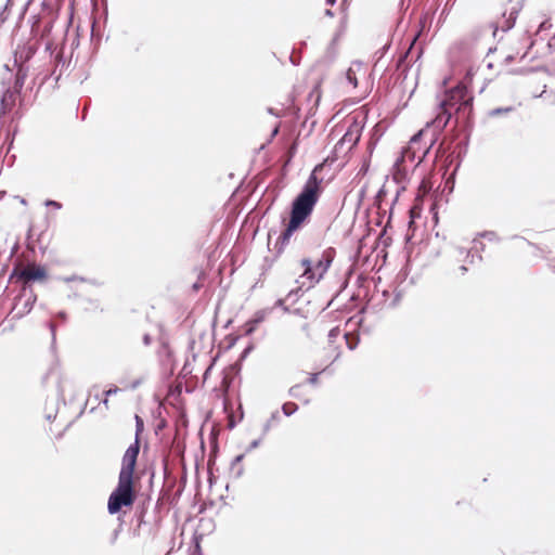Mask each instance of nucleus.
<instances>
[{"instance_id":"nucleus-1","label":"nucleus","mask_w":555,"mask_h":555,"mask_svg":"<svg viewBox=\"0 0 555 555\" xmlns=\"http://www.w3.org/2000/svg\"><path fill=\"white\" fill-rule=\"evenodd\" d=\"M472 80V73L467 72L464 79L460 81L455 87L444 92L443 99L438 104V113L437 116L430 121L427 122V127L430 125L435 128L430 143L427 147L424 149L422 156L418 157V164L424 160V158L429 153L430 149L435 144L438 139V135L444 130L448 126L452 117L455 118V122L461 125L463 131L465 132V138L457 143L456 150V164L453 171L450 173L449 178L446 180V189H449V192L453 191L455 183V176L461 167L462 160L467 153L470 132L473 130L474 121H473V103L474 95L469 90V82Z\"/></svg>"},{"instance_id":"nucleus-2","label":"nucleus","mask_w":555,"mask_h":555,"mask_svg":"<svg viewBox=\"0 0 555 555\" xmlns=\"http://www.w3.org/2000/svg\"><path fill=\"white\" fill-rule=\"evenodd\" d=\"M321 192V180L312 171L300 192L292 202L289 221L275 242L278 254L283 251L293 234L310 219Z\"/></svg>"},{"instance_id":"nucleus-3","label":"nucleus","mask_w":555,"mask_h":555,"mask_svg":"<svg viewBox=\"0 0 555 555\" xmlns=\"http://www.w3.org/2000/svg\"><path fill=\"white\" fill-rule=\"evenodd\" d=\"M135 501L133 490V478L118 476L117 487L113 490L108 498L107 511L111 515L118 514L122 507L132 506Z\"/></svg>"},{"instance_id":"nucleus-4","label":"nucleus","mask_w":555,"mask_h":555,"mask_svg":"<svg viewBox=\"0 0 555 555\" xmlns=\"http://www.w3.org/2000/svg\"><path fill=\"white\" fill-rule=\"evenodd\" d=\"M36 301L37 294L35 293L33 285L28 283L20 285L18 292L13 298V305L9 312V315H11L10 321H16L24 318L33 310Z\"/></svg>"},{"instance_id":"nucleus-5","label":"nucleus","mask_w":555,"mask_h":555,"mask_svg":"<svg viewBox=\"0 0 555 555\" xmlns=\"http://www.w3.org/2000/svg\"><path fill=\"white\" fill-rule=\"evenodd\" d=\"M48 279V271L43 266H38L35 269H17L14 268L9 276V281L16 282L20 285L23 283L43 282Z\"/></svg>"},{"instance_id":"nucleus-6","label":"nucleus","mask_w":555,"mask_h":555,"mask_svg":"<svg viewBox=\"0 0 555 555\" xmlns=\"http://www.w3.org/2000/svg\"><path fill=\"white\" fill-rule=\"evenodd\" d=\"M40 44L39 38L29 39L18 43L14 50V65L28 66L27 63L36 54Z\"/></svg>"},{"instance_id":"nucleus-7","label":"nucleus","mask_w":555,"mask_h":555,"mask_svg":"<svg viewBox=\"0 0 555 555\" xmlns=\"http://www.w3.org/2000/svg\"><path fill=\"white\" fill-rule=\"evenodd\" d=\"M362 128H363V126L358 120L354 119L349 125V127H348L347 131L345 132V134L343 135V138L336 144V149L339 145L343 146L345 143L350 144L349 149H352L353 146H356L358 144V142L360 141Z\"/></svg>"},{"instance_id":"nucleus-8","label":"nucleus","mask_w":555,"mask_h":555,"mask_svg":"<svg viewBox=\"0 0 555 555\" xmlns=\"http://www.w3.org/2000/svg\"><path fill=\"white\" fill-rule=\"evenodd\" d=\"M335 256L334 248H327L323 251L321 258L317 261L314 266V271H319V276L315 278V283L319 282L323 275L327 272L331 267Z\"/></svg>"},{"instance_id":"nucleus-9","label":"nucleus","mask_w":555,"mask_h":555,"mask_svg":"<svg viewBox=\"0 0 555 555\" xmlns=\"http://www.w3.org/2000/svg\"><path fill=\"white\" fill-rule=\"evenodd\" d=\"M426 133V129H421L416 133L412 135L410 139V142L408 146H405L402 152L406 153L409 155V159L413 162L416 158V153L420 150V143L422 141V138Z\"/></svg>"},{"instance_id":"nucleus-10","label":"nucleus","mask_w":555,"mask_h":555,"mask_svg":"<svg viewBox=\"0 0 555 555\" xmlns=\"http://www.w3.org/2000/svg\"><path fill=\"white\" fill-rule=\"evenodd\" d=\"M137 462L138 461L135 460V457H132L125 452L121 461L119 477L133 478Z\"/></svg>"},{"instance_id":"nucleus-11","label":"nucleus","mask_w":555,"mask_h":555,"mask_svg":"<svg viewBox=\"0 0 555 555\" xmlns=\"http://www.w3.org/2000/svg\"><path fill=\"white\" fill-rule=\"evenodd\" d=\"M406 158H409V155L404 152H401L400 157H398L393 164V178L397 182H402L406 179L408 171L404 168Z\"/></svg>"},{"instance_id":"nucleus-12","label":"nucleus","mask_w":555,"mask_h":555,"mask_svg":"<svg viewBox=\"0 0 555 555\" xmlns=\"http://www.w3.org/2000/svg\"><path fill=\"white\" fill-rule=\"evenodd\" d=\"M16 67V73L14 75L13 85L10 86L15 92L20 93L25 83V79L28 73V66L24 65H14Z\"/></svg>"},{"instance_id":"nucleus-13","label":"nucleus","mask_w":555,"mask_h":555,"mask_svg":"<svg viewBox=\"0 0 555 555\" xmlns=\"http://www.w3.org/2000/svg\"><path fill=\"white\" fill-rule=\"evenodd\" d=\"M245 453H242L236 455L231 462L230 470L236 479L241 478L244 474V467L242 465Z\"/></svg>"},{"instance_id":"nucleus-14","label":"nucleus","mask_w":555,"mask_h":555,"mask_svg":"<svg viewBox=\"0 0 555 555\" xmlns=\"http://www.w3.org/2000/svg\"><path fill=\"white\" fill-rule=\"evenodd\" d=\"M273 308L270 309H260L254 313V315L248 320L254 326L258 327L261 324L269 313H271Z\"/></svg>"},{"instance_id":"nucleus-15","label":"nucleus","mask_w":555,"mask_h":555,"mask_svg":"<svg viewBox=\"0 0 555 555\" xmlns=\"http://www.w3.org/2000/svg\"><path fill=\"white\" fill-rule=\"evenodd\" d=\"M301 266L305 268L302 276L307 278L312 283H315L314 267L312 266L311 260L309 258H304L301 260Z\"/></svg>"},{"instance_id":"nucleus-16","label":"nucleus","mask_w":555,"mask_h":555,"mask_svg":"<svg viewBox=\"0 0 555 555\" xmlns=\"http://www.w3.org/2000/svg\"><path fill=\"white\" fill-rule=\"evenodd\" d=\"M281 422V415L278 410L271 413L270 418L264 423L262 428V434L266 435L270 431V429L276 426Z\"/></svg>"},{"instance_id":"nucleus-17","label":"nucleus","mask_w":555,"mask_h":555,"mask_svg":"<svg viewBox=\"0 0 555 555\" xmlns=\"http://www.w3.org/2000/svg\"><path fill=\"white\" fill-rule=\"evenodd\" d=\"M344 338L348 349L350 350H354L360 343V335L358 333L346 332L344 334Z\"/></svg>"},{"instance_id":"nucleus-18","label":"nucleus","mask_w":555,"mask_h":555,"mask_svg":"<svg viewBox=\"0 0 555 555\" xmlns=\"http://www.w3.org/2000/svg\"><path fill=\"white\" fill-rule=\"evenodd\" d=\"M515 111V107L514 106H505V107H495V108H492L490 109L487 115L489 117H501V116H506L511 113H513Z\"/></svg>"},{"instance_id":"nucleus-19","label":"nucleus","mask_w":555,"mask_h":555,"mask_svg":"<svg viewBox=\"0 0 555 555\" xmlns=\"http://www.w3.org/2000/svg\"><path fill=\"white\" fill-rule=\"evenodd\" d=\"M67 65H68V63L65 60V57L62 54H56V56H55V64H54V70H53V74H55L56 70L60 72L59 75L56 76V80L60 79L64 67L67 66Z\"/></svg>"},{"instance_id":"nucleus-20","label":"nucleus","mask_w":555,"mask_h":555,"mask_svg":"<svg viewBox=\"0 0 555 555\" xmlns=\"http://www.w3.org/2000/svg\"><path fill=\"white\" fill-rule=\"evenodd\" d=\"M518 13H519V9L513 8L511 10L508 16L506 17V18H508V26H502V30L504 33L511 30L515 26Z\"/></svg>"},{"instance_id":"nucleus-21","label":"nucleus","mask_w":555,"mask_h":555,"mask_svg":"<svg viewBox=\"0 0 555 555\" xmlns=\"http://www.w3.org/2000/svg\"><path fill=\"white\" fill-rule=\"evenodd\" d=\"M140 447V439H134V441L127 448L126 453L132 457H135V460L138 461Z\"/></svg>"},{"instance_id":"nucleus-22","label":"nucleus","mask_w":555,"mask_h":555,"mask_svg":"<svg viewBox=\"0 0 555 555\" xmlns=\"http://www.w3.org/2000/svg\"><path fill=\"white\" fill-rule=\"evenodd\" d=\"M281 409L283 414L289 417L298 411V405L295 402H285Z\"/></svg>"},{"instance_id":"nucleus-23","label":"nucleus","mask_w":555,"mask_h":555,"mask_svg":"<svg viewBox=\"0 0 555 555\" xmlns=\"http://www.w3.org/2000/svg\"><path fill=\"white\" fill-rule=\"evenodd\" d=\"M134 421H135V436H134V439H140L142 433L144 431V421L138 414L134 415Z\"/></svg>"},{"instance_id":"nucleus-24","label":"nucleus","mask_w":555,"mask_h":555,"mask_svg":"<svg viewBox=\"0 0 555 555\" xmlns=\"http://www.w3.org/2000/svg\"><path fill=\"white\" fill-rule=\"evenodd\" d=\"M386 196H387L386 189H385V186H382V188L377 191V193H376V195H375V203H374V204H375V206H376L378 209H380V207H382V202L386 198Z\"/></svg>"},{"instance_id":"nucleus-25","label":"nucleus","mask_w":555,"mask_h":555,"mask_svg":"<svg viewBox=\"0 0 555 555\" xmlns=\"http://www.w3.org/2000/svg\"><path fill=\"white\" fill-rule=\"evenodd\" d=\"M338 40V35H336L332 41L330 42L328 47H327V50H326V55L330 57V62H332L335 57V47H336V42Z\"/></svg>"},{"instance_id":"nucleus-26","label":"nucleus","mask_w":555,"mask_h":555,"mask_svg":"<svg viewBox=\"0 0 555 555\" xmlns=\"http://www.w3.org/2000/svg\"><path fill=\"white\" fill-rule=\"evenodd\" d=\"M300 390H301V385L296 384L288 389V396L292 398H295V399H300L301 398Z\"/></svg>"},{"instance_id":"nucleus-27","label":"nucleus","mask_w":555,"mask_h":555,"mask_svg":"<svg viewBox=\"0 0 555 555\" xmlns=\"http://www.w3.org/2000/svg\"><path fill=\"white\" fill-rule=\"evenodd\" d=\"M479 235L483 238H487L490 242H499L500 237L498 236L496 232L494 231H483L479 233Z\"/></svg>"},{"instance_id":"nucleus-28","label":"nucleus","mask_w":555,"mask_h":555,"mask_svg":"<svg viewBox=\"0 0 555 555\" xmlns=\"http://www.w3.org/2000/svg\"><path fill=\"white\" fill-rule=\"evenodd\" d=\"M346 79L348 80L349 83H351L353 87H357L358 86V80H357V76H356V73L352 68H349L347 69L346 72Z\"/></svg>"},{"instance_id":"nucleus-29","label":"nucleus","mask_w":555,"mask_h":555,"mask_svg":"<svg viewBox=\"0 0 555 555\" xmlns=\"http://www.w3.org/2000/svg\"><path fill=\"white\" fill-rule=\"evenodd\" d=\"M340 335V328L339 326H335L333 328L330 330L328 334H327V337H328V343L330 344H333L335 341V339Z\"/></svg>"},{"instance_id":"nucleus-30","label":"nucleus","mask_w":555,"mask_h":555,"mask_svg":"<svg viewBox=\"0 0 555 555\" xmlns=\"http://www.w3.org/2000/svg\"><path fill=\"white\" fill-rule=\"evenodd\" d=\"M428 23H430V21H421V29L414 35L413 40L410 46V49L413 47L415 41L418 39V37L421 36L422 31L425 29V27Z\"/></svg>"},{"instance_id":"nucleus-31","label":"nucleus","mask_w":555,"mask_h":555,"mask_svg":"<svg viewBox=\"0 0 555 555\" xmlns=\"http://www.w3.org/2000/svg\"><path fill=\"white\" fill-rule=\"evenodd\" d=\"M44 206L47 207H52L54 209H62L63 205L62 203L57 202V201H54V199H46L44 201Z\"/></svg>"},{"instance_id":"nucleus-32","label":"nucleus","mask_w":555,"mask_h":555,"mask_svg":"<svg viewBox=\"0 0 555 555\" xmlns=\"http://www.w3.org/2000/svg\"><path fill=\"white\" fill-rule=\"evenodd\" d=\"M302 291V286L297 287L296 289H292L287 296L286 299H292L293 301H296V299L299 296V293Z\"/></svg>"},{"instance_id":"nucleus-33","label":"nucleus","mask_w":555,"mask_h":555,"mask_svg":"<svg viewBox=\"0 0 555 555\" xmlns=\"http://www.w3.org/2000/svg\"><path fill=\"white\" fill-rule=\"evenodd\" d=\"M10 320H11V315L8 314L5 318V321L3 322V324L7 323V325H4V327L2 328L3 333L8 332V331L12 332L14 330V321H10Z\"/></svg>"},{"instance_id":"nucleus-34","label":"nucleus","mask_w":555,"mask_h":555,"mask_svg":"<svg viewBox=\"0 0 555 555\" xmlns=\"http://www.w3.org/2000/svg\"><path fill=\"white\" fill-rule=\"evenodd\" d=\"M256 330H257V327L254 326L248 321H246V323L244 324V335H246V336L251 335Z\"/></svg>"},{"instance_id":"nucleus-35","label":"nucleus","mask_w":555,"mask_h":555,"mask_svg":"<svg viewBox=\"0 0 555 555\" xmlns=\"http://www.w3.org/2000/svg\"><path fill=\"white\" fill-rule=\"evenodd\" d=\"M121 532V525H119L116 529H114L112 535H111V540H109V543L113 545L115 544V542L117 541L119 534Z\"/></svg>"},{"instance_id":"nucleus-36","label":"nucleus","mask_w":555,"mask_h":555,"mask_svg":"<svg viewBox=\"0 0 555 555\" xmlns=\"http://www.w3.org/2000/svg\"><path fill=\"white\" fill-rule=\"evenodd\" d=\"M253 349H254L253 344H249L248 346H246L245 349L240 354V360L241 361L245 360L247 358V356L253 351Z\"/></svg>"},{"instance_id":"nucleus-37","label":"nucleus","mask_w":555,"mask_h":555,"mask_svg":"<svg viewBox=\"0 0 555 555\" xmlns=\"http://www.w3.org/2000/svg\"><path fill=\"white\" fill-rule=\"evenodd\" d=\"M285 300H286V298H285V299H284V298H280V299H278V300L275 301V304H274V308H275V307H280V308H282L285 312H289V308H288L287 306H285Z\"/></svg>"},{"instance_id":"nucleus-38","label":"nucleus","mask_w":555,"mask_h":555,"mask_svg":"<svg viewBox=\"0 0 555 555\" xmlns=\"http://www.w3.org/2000/svg\"><path fill=\"white\" fill-rule=\"evenodd\" d=\"M409 53H410V50H408L406 52L402 53V54L399 56L398 62H397V66H398V67H399V66H401V65H403V64L406 62L408 56H409Z\"/></svg>"},{"instance_id":"nucleus-39","label":"nucleus","mask_w":555,"mask_h":555,"mask_svg":"<svg viewBox=\"0 0 555 555\" xmlns=\"http://www.w3.org/2000/svg\"><path fill=\"white\" fill-rule=\"evenodd\" d=\"M261 442V439H255L250 442V444L247 447L246 452H250L254 449L258 448Z\"/></svg>"},{"instance_id":"nucleus-40","label":"nucleus","mask_w":555,"mask_h":555,"mask_svg":"<svg viewBox=\"0 0 555 555\" xmlns=\"http://www.w3.org/2000/svg\"><path fill=\"white\" fill-rule=\"evenodd\" d=\"M319 375H320V373H312V374H310V376L308 378V383L311 384V385H317L318 382H319Z\"/></svg>"},{"instance_id":"nucleus-41","label":"nucleus","mask_w":555,"mask_h":555,"mask_svg":"<svg viewBox=\"0 0 555 555\" xmlns=\"http://www.w3.org/2000/svg\"><path fill=\"white\" fill-rule=\"evenodd\" d=\"M120 389L117 386H113L104 391L105 397L116 395Z\"/></svg>"},{"instance_id":"nucleus-42","label":"nucleus","mask_w":555,"mask_h":555,"mask_svg":"<svg viewBox=\"0 0 555 555\" xmlns=\"http://www.w3.org/2000/svg\"><path fill=\"white\" fill-rule=\"evenodd\" d=\"M289 61L294 66H298L300 64V56L296 55L294 52L289 56Z\"/></svg>"},{"instance_id":"nucleus-43","label":"nucleus","mask_w":555,"mask_h":555,"mask_svg":"<svg viewBox=\"0 0 555 555\" xmlns=\"http://www.w3.org/2000/svg\"><path fill=\"white\" fill-rule=\"evenodd\" d=\"M142 341H143L144 346H150L153 341V338L150 334L146 333L142 336Z\"/></svg>"},{"instance_id":"nucleus-44","label":"nucleus","mask_w":555,"mask_h":555,"mask_svg":"<svg viewBox=\"0 0 555 555\" xmlns=\"http://www.w3.org/2000/svg\"><path fill=\"white\" fill-rule=\"evenodd\" d=\"M76 280L85 281L83 278H79L77 275H72V276L63 278V281L66 282V283H69V282H73V281H76Z\"/></svg>"},{"instance_id":"nucleus-45","label":"nucleus","mask_w":555,"mask_h":555,"mask_svg":"<svg viewBox=\"0 0 555 555\" xmlns=\"http://www.w3.org/2000/svg\"><path fill=\"white\" fill-rule=\"evenodd\" d=\"M454 159V154H450L447 159L446 168H444V175L448 172L450 165L452 164Z\"/></svg>"},{"instance_id":"nucleus-46","label":"nucleus","mask_w":555,"mask_h":555,"mask_svg":"<svg viewBox=\"0 0 555 555\" xmlns=\"http://www.w3.org/2000/svg\"><path fill=\"white\" fill-rule=\"evenodd\" d=\"M49 328L51 331V334H52V343L55 341V324L53 322H50L49 323Z\"/></svg>"},{"instance_id":"nucleus-47","label":"nucleus","mask_w":555,"mask_h":555,"mask_svg":"<svg viewBox=\"0 0 555 555\" xmlns=\"http://www.w3.org/2000/svg\"><path fill=\"white\" fill-rule=\"evenodd\" d=\"M60 322H64L66 320V313L64 311H60L55 317Z\"/></svg>"},{"instance_id":"nucleus-48","label":"nucleus","mask_w":555,"mask_h":555,"mask_svg":"<svg viewBox=\"0 0 555 555\" xmlns=\"http://www.w3.org/2000/svg\"><path fill=\"white\" fill-rule=\"evenodd\" d=\"M142 380L141 379H135L131 383L130 385V389L134 390L137 389L140 385H141Z\"/></svg>"},{"instance_id":"nucleus-49","label":"nucleus","mask_w":555,"mask_h":555,"mask_svg":"<svg viewBox=\"0 0 555 555\" xmlns=\"http://www.w3.org/2000/svg\"><path fill=\"white\" fill-rule=\"evenodd\" d=\"M57 391H59V395L63 397L64 389H63V386H62L61 377L59 378V382H57Z\"/></svg>"},{"instance_id":"nucleus-50","label":"nucleus","mask_w":555,"mask_h":555,"mask_svg":"<svg viewBox=\"0 0 555 555\" xmlns=\"http://www.w3.org/2000/svg\"><path fill=\"white\" fill-rule=\"evenodd\" d=\"M194 555H202V550H201L199 542H196Z\"/></svg>"},{"instance_id":"nucleus-51","label":"nucleus","mask_w":555,"mask_h":555,"mask_svg":"<svg viewBox=\"0 0 555 555\" xmlns=\"http://www.w3.org/2000/svg\"><path fill=\"white\" fill-rule=\"evenodd\" d=\"M4 12H5L4 9L0 12V23H3L7 20Z\"/></svg>"},{"instance_id":"nucleus-52","label":"nucleus","mask_w":555,"mask_h":555,"mask_svg":"<svg viewBox=\"0 0 555 555\" xmlns=\"http://www.w3.org/2000/svg\"><path fill=\"white\" fill-rule=\"evenodd\" d=\"M513 238H519V240L525 241L528 245H532V243H531V242H529L528 240H526V238H525V237H522V236L514 235V236H513Z\"/></svg>"},{"instance_id":"nucleus-53","label":"nucleus","mask_w":555,"mask_h":555,"mask_svg":"<svg viewBox=\"0 0 555 555\" xmlns=\"http://www.w3.org/2000/svg\"><path fill=\"white\" fill-rule=\"evenodd\" d=\"M514 60H515V56L509 54V55L506 56L505 62L506 63H512Z\"/></svg>"},{"instance_id":"nucleus-54","label":"nucleus","mask_w":555,"mask_h":555,"mask_svg":"<svg viewBox=\"0 0 555 555\" xmlns=\"http://www.w3.org/2000/svg\"><path fill=\"white\" fill-rule=\"evenodd\" d=\"M324 14H325L326 16H330V17H333V16H334V13H333V11H332L331 9H326V10H325V12H324Z\"/></svg>"},{"instance_id":"nucleus-55","label":"nucleus","mask_w":555,"mask_h":555,"mask_svg":"<svg viewBox=\"0 0 555 555\" xmlns=\"http://www.w3.org/2000/svg\"><path fill=\"white\" fill-rule=\"evenodd\" d=\"M160 345L164 349H167L169 347L168 341L160 339Z\"/></svg>"},{"instance_id":"nucleus-56","label":"nucleus","mask_w":555,"mask_h":555,"mask_svg":"<svg viewBox=\"0 0 555 555\" xmlns=\"http://www.w3.org/2000/svg\"><path fill=\"white\" fill-rule=\"evenodd\" d=\"M211 367H212V364H210V365L206 369V371H205V373H204V377H205V378H206V377L208 376V374L210 373Z\"/></svg>"},{"instance_id":"nucleus-57","label":"nucleus","mask_w":555,"mask_h":555,"mask_svg":"<svg viewBox=\"0 0 555 555\" xmlns=\"http://www.w3.org/2000/svg\"><path fill=\"white\" fill-rule=\"evenodd\" d=\"M50 30H51V25H50V24H49V25H46V26H44V30H43V34H42V35H46V34L50 33Z\"/></svg>"},{"instance_id":"nucleus-58","label":"nucleus","mask_w":555,"mask_h":555,"mask_svg":"<svg viewBox=\"0 0 555 555\" xmlns=\"http://www.w3.org/2000/svg\"><path fill=\"white\" fill-rule=\"evenodd\" d=\"M192 288H193L194 291H198V289L201 288V284H199L198 282H196V283H194V284L192 285Z\"/></svg>"},{"instance_id":"nucleus-59","label":"nucleus","mask_w":555,"mask_h":555,"mask_svg":"<svg viewBox=\"0 0 555 555\" xmlns=\"http://www.w3.org/2000/svg\"><path fill=\"white\" fill-rule=\"evenodd\" d=\"M279 133V128L275 127L273 130H272V133H271V137H275L276 134Z\"/></svg>"},{"instance_id":"nucleus-60","label":"nucleus","mask_w":555,"mask_h":555,"mask_svg":"<svg viewBox=\"0 0 555 555\" xmlns=\"http://www.w3.org/2000/svg\"><path fill=\"white\" fill-rule=\"evenodd\" d=\"M422 54H423V48H420L417 55H416V61L422 56Z\"/></svg>"},{"instance_id":"nucleus-61","label":"nucleus","mask_w":555,"mask_h":555,"mask_svg":"<svg viewBox=\"0 0 555 555\" xmlns=\"http://www.w3.org/2000/svg\"><path fill=\"white\" fill-rule=\"evenodd\" d=\"M102 404H104L105 406L108 405V397H105L103 400H102Z\"/></svg>"},{"instance_id":"nucleus-62","label":"nucleus","mask_w":555,"mask_h":555,"mask_svg":"<svg viewBox=\"0 0 555 555\" xmlns=\"http://www.w3.org/2000/svg\"><path fill=\"white\" fill-rule=\"evenodd\" d=\"M336 3V0H326V4L334 5Z\"/></svg>"},{"instance_id":"nucleus-63","label":"nucleus","mask_w":555,"mask_h":555,"mask_svg":"<svg viewBox=\"0 0 555 555\" xmlns=\"http://www.w3.org/2000/svg\"><path fill=\"white\" fill-rule=\"evenodd\" d=\"M12 3V0H7V3L4 5V10H7Z\"/></svg>"},{"instance_id":"nucleus-64","label":"nucleus","mask_w":555,"mask_h":555,"mask_svg":"<svg viewBox=\"0 0 555 555\" xmlns=\"http://www.w3.org/2000/svg\"><path fill=\"white\" fill-rule=\"evenodd\" d=\"M51 48H52V43L51 42H47L46 50H51Z\"/></svg>"}]
</instances>
